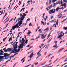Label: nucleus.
I'll list each match as a JSON object with an SVG mask.
<instances>
[{"mask_svg":"<svg viewBox=\"0 0 67 67\" xmlns=\"http://www.w3.org/2000/svg\"><path fill=\"white\" fill-rule=\"evenodd\" d=\"M15 43H16V42H15L13 44V48H14V49H13V50L15 51L16 52H19L20 51L21 49L22 48V44H20V46H18L19 48L18 49V50H17L16 49L17 48V46L16 44H15Z\"/></svg>","mask_w":67,"mask_h":67,"instance_id":"f257e3e1","label":"nucleus"},{"mask_svg":"<svg viewBox=\"0 0 67 67\" xmlns=\"http://www.w3.org/2000/svg\"><path fill=\"white\" fill-rule=\"evenodd\" d=\"M4 56H0V59H8V56H10V55L7 53H4L3 54Z\"/></svg>","mask_w":67,"mask_h":67,"instance_id":"f03ea898","label":"nucleus"},{"mask_svg":"<svg viewBox=\"0 0 67 67\" xmlns=\"http://www.w3.org/2000/svg\"><path fill=\"white\" fill-rule=\"evenodd\" d=\"M23 15H22V16H20V18H18V19H17V20L18 21L19 20H22V21H23V19H24V18H25V16H26V14H25V13H24L23 14Z\"/></svg>","mask_w":67,"mask_h":67,"instance_id":"7ed1b4c3","label":"nucleus"},{"mask_svg":"<svg viewBox=\"0 0 67 67\" xmlns=\"http://www.w3.org/2000/svg\"><path fill=\"white\" fill-rule=\"evenodd\" d=\"M22 40H20V43H21V44H20V45H22V47H23V46H24V45H25V43H24V42H25V40H24V38H22Z\"/></svg>","mask_w":67,"mask_h":67,"instance_id":"20e7f679","label":"nucleus"},{"mask_svg":"<svg viewBox=\"0 0 67 67\" xmlns=\"http://www.w3.org/2000/svg\"><path fill=\"white\" fill-rule=\"evenodd\" d=\"M20 26L19 24H17L16 25H15L14 26H13L12 27L13 30H14L15 29H16V28H19Z\"/></svg>","mask_w":67,"mask_h":67,"instance_id":"39448f33","label":"nucleus"},{"mask_svg":"<svg viewBox=\"0 0 67 67\" xmlns=\"http://www.w3.org/2000/svg\"><path fill=\"white\" fill-rule=\"evenodd\" d=\"M55 9H53L50 10L49 12V13L50 14H52V13H54L55 12Z\"/></svg>","mask_w":67,"mask_h":67,"instance_id":"423d86ee","label":"nucleus"},{"mask_svg":"<svg viewBox=\"0 0 67 67\" xmlns=\"http://www.w3.org/2000/svg\"><path fill=\"white\" fill-rule=\"evenodd\" d=\"M47 35V34H46L45 36H44V34H41V38L42 39H44L46 37Z\"/></svg>","mask_w":67,"mask_h":67,"instance_id":"0eeeda50","label":"nucleus"},{"mask_svg":"<svg viewBox=\"0 0 67 67\" xmlns=\"http://www.w3.org/2000/svg\"><path fill=\"white\" fill-rule=\"evenodd\" d=\"M23 22L22 20H20L18 21V24H19L20 26H21V25L22 24Z\"/></svg>","mask_w":67,"mask_h":67,"instance_id":"6e6552de","label":"nucleus"},{"mask_svg":"<svg viewBox=\"0 0 67 67\" xmlns=\"http://www.w3.org/2000/svg\"><path fill=\"white\" fill-rule=\"evenodd\" d=\"M13 50V48H8L7 49V51L8 52H11Z\"/></svg>","mask_w":67,"mask_h":67,"instance_id":"1a4fd4ad","label":"nucleus"},{"mask_svg":"<svg viewBox=\"0 0 67 67\" xmlns=\"http://www.w3.org/2000/svg\"><path fill=\"white\" fill-rule=\"evenodd\" d=\"M58 19H60V18H61L62 17V14H61V13H60L58 15Z\"/></svg>","mask_w":67,"mask_h":67,"instance_id":"9d476101","label":"nucleus"},{"mask_svg":"<svg viewBox=\"0 0 67 67\" xmlns=\"http://www.w3.org/2000/svg\"><path fill=\"white\" fill-rule=\"evenodd\" d=\"M34 56V54H33V52L30 55V58H32V57H33Z\"/></svg>","mask_w":67,"mask_h":67,"instance_id":"9b49d317","label":"nucleus"},{"mask_svg":"<svg viewBox=\"0 0 67 67\" xmlns=\"http://www.w3.org/2000/svg\"><path fill=\"white\" fill-rule=\"evenodd\" d=\"M63 36V35H60L58 37H57V38H60L59 39V40H60V39H62V38H61V37H62Z\"/></svg>","mask_w":67,"mask_h":67,"instance_id":"f8f14e48","label":"nucleus"},{"mask_svg":"<svg viewBox=\"0 0 67 67\" xmlns=\"http://www.w3.org/2000/svg\"><path fill=\"white\" fill-rule=\"evenodd\" d=\"M41 23L42 24H43V25H46V21L44 23V22L42 21Z\"/></svg>","mask_w":67,"mask_h":67,"instance_id":"ddd939ff","label":"nucleus"},{"mask_svg":"<svg viewBox=\"0 0 67 67\" xmlns=\"http://www.w3.org/2000/svg\"><path fill=\"white\" fill-rule=\"evenodd\" d=\"M55 45H54V46L53 47H55V48H58V47H57V43H55Z\"/></svg>","mask_w":67,"mask_h":67,"instance_id":"4468645a","label":"nucleus"},{"mask_svg":"<svg viewBox=\"0 0 67 67\" xmlns=\"http://www.w3.org/2000/svg\"><path fill=\"white\" fill-rule=\"evenodd\" d=\"M60 9V8H59V7H57L56 9V10L57 11H58V10Z\"/></svg>","mask_w":67,"mask_h":67,"instance_id":"2eb2a0df","label":"nucleus"},{"mask_svg":"<svg viewBox=\"0 0 67 67\" xmlns=\"http://www.w3.org/2000/svg\"><path fill=\"white\" fill-rule=\"evenodd\" d=\"M8 58H10V59H9L8 60V61H7L6 62H5L6 63H7V62H9V61H10V60H11V57H9L8 56Z\"/></svg>","mask_w":67,"mask_h":67,"instance_id":"dca6fc26","label":"nucleus"},{"mask_svg":"<svg viewBox=\"0 0 67 67\" xmlns=\"http://www.w3.org/2000/svg\"><path fill=\"white\" fill-rule=\"evenodd\" d=\"M46 30V31H48V30H49V29H48V27L47 29L44 30V31H45V30Z\"/></svg>","mask_w":67,"mask_h":67,"instance_id":"f3484780","label":"nucleus"},{"mask_svg":"<svg viewBox=\"0 0 67 67\" xmlns=\"http://www.w3.org/2000/svg\"><path fill=\"white\" fill-rule=\"evenodd\" d=\"M25 57L24 58H23V59L21 60V61H23L22 62V63H24V60H25V59H24V58H25Z\"/></svg>","mask_w":67,"mask_h":67,"instance_id":"a211bd4d","label":"nucleus"},{"mask_svg":"<svg viewBox=\"0 0 67 67\" xmlns=\"http://www.w3.org/2000/svg\"><path fill=\"white\" fill-rule=\"evenodd\" d=\"M28 32H29L28 33H27V34H30V33H32V32H31V31H30V30H29Z\"/></svg>","mask_w":67,"mask_h":67,"instance_id":"6ab92c4d","label":"nucleus"},{"mask_svg":"<svg viewBox=\"0 0 67 67\" xmlns=\"http://www.w3.org/2000/svg\"><path fill=\"white\" fill-rule=\"evenodd\" d=\"M24 9H25V8H22L20 10V12H22V10H23V11H24Z\"/></svg>","mask_w":67,"mask_h":67,"instance_id":"aec40b11","label":"nucleus"},{"mask_svg":"<svg viewBox=\"0 0 67 67\" xmlns=\"http://www.w3.org/2000/svg\"><path fill=\"white\" fill-rule=\"evenodd\" d=\"M30 19H28L27 20L26 22V24H25V25H26V23H27V21H30Z\"/></svg>","mask_w":67,"mask_h":67,"instance_id":"412c9836","label":"nucleus"},{"mask_svg":"<svg viewBox=\"0 0 67 67\" xmlns=\"http://www.w3.org/2000/svg\"><path fill=\"white\" fill-rule=\"evenodd\" d=\"M40 33H42V30H41V29H40L38 31Z\"/></svg>","mask_w":67,"mask_h":67,"instance_id":"4be33fe9","label":"nucleus"},{"mask_svg":"<svg viewBox=\"0 0 67 67\" xmlns=\"http://www.w3.org/2000/svg\"><path fill=\"white\" fill-rule=\"evenodd\" d=\"M52 7H53V6H52V5H51V6L48 7V8L50 9H51V8H52Z\"/></svg>","mask_w":67,"mask_h":67,"instance_id":"5701e85b","label":"nucleus"},{"mask_svg":"<svg viewBox=\"0 0 67 67\" xmlns=\"http://www.w3.org/2000/svg\"><path fill=\"white\" fill-rule=\"evenodd\" d=\"M33 26V24H32V23H31L30 24H29V26Z\"/></svg>","mask_w":67,"mask_h":67,"instance_id":"b1692460","label":"nucleus"},{"mask_svg":"<svg viewBox=\"0 0 67 67\" xmlns=\"http://www.w3.org/2000/svg\"><path fill=\"white\" fill-rule=\"evenodd\" d=\"M64 49V48H63L62 49H60L59 50V52H61V51H62L63 49Z\"/></svg>","mask_w":67,"mask_h":67,"instance_id":"393cba45","label":"nucleus"},{"mask_svg":"<svg viewBox=\"0 0 67 67\" xmlns=\"http://www.w3.org/2000/svg\"><path fill=\"white\" fill-rule=\"evenodd\" d=\"M12 38H10L9 40V42H10V41H12Z\"/></svg>","mask_w":67,"mask_h":67,"instance_id":"a878e982","label":"nucleus"},{"mask_svg":"<svg viewBox=\"0 0 67 67\" xmlns=\"http://www.w3.org/2000/svg\"><path fill=\"white\" fill-rule=\"evenodd\" d=\"M66 3H64V4H63L61 6L62 7H63V6H64V7L65 6V5H66Z\"/></svg>","mask_w":67,"mask_h":67,"instance_id":"bb28decb","label":"nucleus"},{"mask_svg":"<svg viewBox=\"0 0 67 67\" xmlns=\"http://www.w3.org/2000/svg\"><path fill=\"white\" fill-rule=\"evenodd\" d=\"M3 55V53L0 52V55Z\"/></svg>","mask_w":67,"mask_h":67,"instance_id":"cd10ccee","label":"nucleus"},{"mask_svg":"<svg viewBox=\"0 0 67 67\" xmlns=\"http://www.w3.org/2000/svg\"><path fill=\"white\" fill-rule=\"evenodd\" d=\"M49 46V44H47L46 46V47H45V48H46L47 47H48Z\"/></svg>","mask_w":67,"mask_h":67,"instance_id":"c85d7f7f","label":"nucleus"},{"mask_svg":"<svg viewBox=\"0 0 67 67\" xmlns=\"http://www.w3.org/2000/svg\"><path fill=\"white\" fill-rule=\"evenodd\" d=\"M57 0H53L52 1V2H53V3H54V2H55V1H57Z\"/></svg>","mask_w":67,"mask_h":67,"instance_id":"c756f323","label":"nucleus"},{"mask_svg":"<svg viewBox=\"0 0 67 67\" xmlns=\"http://www.w3.org/2000/svg\"><path fill=\"white\" fill-rule=\"evenodd\" d=\"M41 55H42V54H40V55H38V56L36 58V59H37V58H38V57H40V56H41Z\"/></svg>","mask_w":67,"mask_h":67,"instance_id":"7c9ffc66","label":"nucleus"},{"mask_svg":"<svg viewBox=\"0 0 67 67\" xmlns=\"http://www.w3.org/2000/svg\"><path fill=\"white\" fill-rule=\"evenodd\" d=\"M67 19V18H66L65 19H64V20H63V21H61V23H62L63 22H64V21H66V20Z\"/></svg>","mask_w":67,"mask_h":67,"instance_id":"2f4dec72","label":"nucleus"},{"mask_svg":"<svg viewBox=\"0 0 67 67\" xmlns=\"http://www.w3.org/2000/svg\"><path fill=\"white\" fill-rule=\"evenodd\" d=\"M4 52H5V53H6V52H8V49L7 50V49H5L4 50Z\"/></svg>","mask_w":67,"mask_h":67,"instance_id":"473e14b6","label":"nucleus"},{"mask_svg":"<svg viewBox=\"0 0 67 67\" xmlns=\"http://www.w3.org/2000/svg\"><path fill=\"white\" fill-rule=\"evenodd\" d=\"M50 34H50L48 36V37L47 38V40H48V38H49V37H50Z\"/></svg>","mask_w":67,"mask_h":67,"instance_id":"72a5a7b5","label":"nucleus"},{"mask_svg":"<svg viewBox=\"0 0 67 67\" xmlns=\"http://www.w3.org/2000/svg\"><path fill=\"white\" fill-rule=\"evenodd\" d=\"M7 38L6 37V38H3V42L5 41V40H6V38Z\"/></svg>","mask_w":67,"mask_h":67,"instance_id":"f704fd0d","label":"nucleus"},{"mask_svg":"<svg viewBox=\"0 0 67 67\" xmlns=\"http://www.w3.org/2000/svg\"><path fill=\"white\" fill-rule=\"evenodd\" d=\"M38 64V63L37 62V63H35L34 64V65H37V64Z\"/></svg>","mask_w":67,"mask_h":67,"instance_id":"c9c22d12","label":"nucleus"},{"mask_svg":"<svg viewBox=\"0 0 67 67\" xmlns=\"http://www.w3.org/2000/svg\"><path fill=\"white\" fill-rule=\"evenodd\" d=\"M28 41V40H26V41H25V43H26V44H27V41Z\"/></svg>","mask_w":67,"mask_h":67,"instance_id":"e433bc0d","label":"nucleus"},{"mask_svg":"<svg viewBox=\"0 0 67 67\" xmlns=\"http://www.w3.org/2000/svg\"><path fill=\"white\" fill-rule=\"evenodd\" d=\"M44 14L45 15V13H44L43 14V16H42L43 18H44Z\"/></svg>","mask_w":67,"mask_h":67,"instance_id":"4c0bfd02","label":"nucleus"},{"mask_svg":"<svg viewBox=\"0 0 67 67\" xmlns=\"http://www.w3.org/2000/svg\"><path fill=\"white\" fill-rule=\"evenodd\" d=\"M67 0H64L63 1L64 2H67Z\"/></svg>","mask_w":67,"mask_h":67,"instance_id":"58836bf2","label":"nucleus"},{"mask_svg":"<svg viewBox=\"0 0 67 67\" xmlns=\"http://www.w3.org/2000/svg\"><path fill=\"white\" fill-rule=\"evenodd\" d=\"M55 25V27H56V24H54L53 26H54Z\"/></svg>","mask_w":67,"mask_h":67,"instance_id":"ea45409f","label":"nucleus"},{"mask_svg":"<svg viewBox=\"0 0 67 67\" xmlns=\"http://www.w3.org/2000/svg\"><path fill=\"white\" fill-rule=\"evenodd\" d=\"M53 22H54V23L55 22H56V20L55 19H54L53 20Z\"/></svg>","mask_w":67,"mask_h":67,"instance_id":"a19ab883","label":"nucleus"},{"mask_svg":"<svg viewBox=\"0 0 67 67\" xmlns=\"http://www.w3.org/2000/svg\"><path fill=\"white\" fill-rule=\"evenodd\" d=\"M56 24L57 25H58V22H56Z\"/></svg>","mask_w":67,"mask_h":67,"instance_id":"79ce46f5","label":"nucleus"},{"mask_svg":"<svg viewBox=\"0 0 67 67\" xmlns=\"http://www.w3.org/2000/svg\"><path fill=\"white\" fill-rule=\"evenodd\" d=\"M45 64V63H42L41 64V66H42L43 65H44Z\"/></svg>","mask_w":67,"mask_h":67,"instance_id":"37998d69","label":"nucleus"},{"mask_svg":"<svg viewBox=\"0 0 67 67\" xmlns=\"http://www.w3.org/2000/svg\"><path fill=\"white\" fill-rule=\"evenodd\" d=\"M15 52V54H16V55H18V52Z\"/></svg>","mask_w":67,"mask_h":67,"instance_id":"c03bdc74","label":"nucleus"},{"mask_svg":"<svg viewBox=\"0 0 67 67\" xmlns=\"http://www.w3.org/2000/svg\"><path fill=\"white\" fill-rule=\"evenodd\" d=\"M6 49V48H5L3 49V51H4V50H5V49Z\"/></svg>","mask_w":67,"mask_h":67,"instance_id":"a18cd8bd","label":"nucleus"},{"mask_svg":"<svg viewBox=\"0 0 67 67\" xmlns=\"http://www.w3.org/2000/svg\"><path fill=\"white\" fill-rule=\"evenodd\" d=\"M1 13H2V14L3 13V10H2L1 11H0Z\"/></svg>","mask_w":67,"mask_h":67,"instance_id":"49530a36","label":"nucleus"},{"mask_svg":"<svg viewBox=\"0 0 67 67\" xmlns=\"http://www.w3.org/2000/svg\"><path fill=\"white\" fill-rule=\"evenodd\" d=\"M31 1H28L27 2V3H29V2H31Z\"/></svg>","mask_w":67,"mask_h":67,"instance_id":"de8ad7c7","label":"nucleus"},{"mask_svg":"<svg viewBox=\"0 0 67 67\" xmlns=\"http://www.w3.org/2000/svg\"><path fill=\"white\" fill-rule=\"evenodd\" d=\"M19 5H20V4H21V2L20 1H19Z\"/></svg>","mask_w":67,"mask_h":67,"instance_id":"09e8293b","label":"nucleus"},{"mask_svg":"<svg viewBox=\"0 0 67 67\" xmlns=\"http://www.w3.org/2000/svg\"><path fill=\"white\" fill-rule=\"evenodd\" d=\"M44 45V44H42L41 45V47H42V46H43V45Z\"/></svg>","mask_w":67,"mask_h":67,"instance_id":"8fccbe9b","label":"nucleus"},{"mask_svg":"<svg viewBox=\"0 0 67 67\" xmlns=\"http://www.w3.org/2000/svg\"><path fill=\"white\" fill-rule=\"evenodd\" d=\"M20 16H21V17H22V15H22V14L21 13H20Z\"/></svg>","mask_w":67,"mask_h":67,"instance_id":"3c124183","label":"nucleus"},{"mask_svg":"<svg viewBox=\"0 0 67 67\" xmlns=\"http://www.w3.org/2000/svg\"><path fill=\"white\" fill-rule=\"evenodd\" d=\"M14 51H13L12 52H11V54H12V53H14Z\"/></svg>","mask_w":67,"mask_h":67,"instance_id":"603ef678","label":"nucleus"},{"mask_svg":"<svg viewBox=\"0 0 67 67\" xmlns=\"http://www.w3.org/2000/svg\"><path fill=\"white\" fill-rule=\"evenodd\" d=\"M31 58H30V59L28 60V62L31 61Z\"/></svg>","mask_w":67,"mask_h":67,"instance_id":"864d4df0","label":"nucleus"},{"mask_svg":"<svg viewBox=\"0 0 67 67\" xmlns=\"http://www.w3.org/2000/svg\"><path fill=\"white\" fill-rule=\"evenodd\" d=\"M12 20H13V19L12 18L11 20H10V21H9V22H10V21H12Z\"/></svg>","mask_w":67,"mask_h":67,"instance_id":"5fc2aeb1","label":"nucleus"},{"mask_svg":"<svg viewBox=\"0 0 67 67\" xmlns=\"http://www.w3.org/2000/svg\"><path fill=\"white\" fill-rule=\"evenodd\" d=\"M54 5L53 6V7H54V6H55V5H56V3H54Z\"/></svg>","mask_w":67,"mask_h":67,"instance_id":"6e6d98bb","label":"nucleus"},{"mask_svg":"<svg viewBox=\"0 0 67 67\" xmlns=\"http://www.w3.org/2000/svg\"><path fill=\"white\" fill-rule=\"evenodd\" d=\"M62 4H63V2H62H62H61V6H62Z\"/></svg>","mask_w":67,"mask_h":67,"instance_id":"4d7b16f0","label":"nucleus"},{"mask_svg":"<svg viewBox=\"0 0 67 67\" xmlns=\"http://www.w3.org/2000/svg\"><path fill=\"white\" fill-rule=\"evenodd\" d=\"M31 4H32V3H33V1H32V0H31Z\"/></svg>","mask_w":67,"mask_h":67,"instance_id":"13d9d810","label":"nucleus"},{"mask_svg":"<svg viewBox=\"0 0 67 67\" xmlns=\"http://www.w3.org/2000/svg\"><path fill=\"white\" fill-rule=\"evenodd\" d=\"M47 54V52H45L44 53V55H46V54Z\"/></svg>","mask_w":67,"mask_h":67,"instance_id":"bf43d9fd","label":"nucleus"},{"mask_svg":"<svg viewBox=\"0 0 67 67\" xmlns=\"http://www.w3.org/2000/svg\"><path fill=\"white\" fill-rule=\"evenodd\" d=\"M66 11H67V9H66L64 11V12H66Z\"/></svg>","mask_w":67,"mask_h":67,"instance_id":"052dcab7","label":"nucleus"},{"mask_svg":"<svg viewBox=\"0 0 67 67\" xmlns=\"http://www.w3.org/2000/svg\"><path fill=\"white\" fill-rule=\"evenodd\" d=\"M49 2H50L49 4H50L51 3V0H50Z\"/></svg>","mask_w":67,"mask_h":67,"instance_id":"680f3d73","label":"nucleus"},{"mask_svg":"<svg viewBox=\"0 0 67 67\" xmlns=\"http://www.w3.org/2000/svg\"><path fill=\"white\" fill-rule=\"evenodd\" d=\"M40 52H38L37 53V55H40Z\"/></svg>","mask_w":67,"mask_h":67,"instance_id":"e2e57ef3","label":"nucleus"},{"mask_svg":"<svg viewBox=\"0 0 67 67\" xmlns=\"http://www.w3.org/2000/svg\"><path fill=\"white\" fill-rule=\"evenodd\" d=\"M15 65H16V64H14V66H13V67H14V66H15Z\"/></svg>","mask_w":67,"mask_h":67,"instance_id":"0e129e2a","label":"nucleus"},{"mask_svg":"<svg viewBox=\"0 0 67 67\" xmlns=\"http://www.w3.org/2000/svg\"><path fill=\"white\" fill-rule=\"evenodd\" d=\"M24 25V23H23V25H22V26H23V25Z\"/></svg>","mask_w":67,"mask_h":67,"instance_id":"69168bd1","label":"nucleus"},{"mask_svg":"<svg viewBox=\"0 0 67 67\" xmlns=\"http://www.w3.org/2000/svg\"><path fill=\"white\" fill-rule=\"evenodd\" d=\"M29 67V66L28 65L27 66H24V67Z\"/></svg>","mask_w":67,"mask_h":67,"instance_id":"338daca9","label":"nucleus"},{"mask_svg":"<svg viewBox=\"0 0 67 67\" xmlns=\"http://www.w3.org/2000/svg\"><path fill=\"white\" fill-rule=\"evenodd\" d=\"M32 67H34V65H31Z\"/></svg>","mask_w":67,"mask_h":67,"instance_id":"774afa93","label":"nucleus"}]
</instances>
